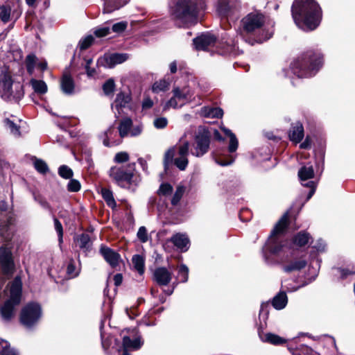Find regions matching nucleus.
Wrapping results in <instances>:
<instances>
[{
  "mask_svg": "<svg viewBox=\"0 0 355 355\" xmlns=\"http://www.w3.org/2000/svg\"><path fill=\"white\" fill-rule=\"evenodd\" d=\"M292 16L300 28L309 31L319 26L322 12L314 0H295L292 6Z\"/></svg>",
  "mask_w": 355,
  "mask_h": 355,
  "instance_id": "nucleus-1",
  "label": "nucleus"
},
{
  "mask_svg": "<svg viewBox=\"0 0 355 355\" xmlns=\"http://www.w3.org/2000/svg\"><path fill=\"white\" fill-rule=\"evenodd\" d=\"M204 8V0H177L171 8V15L178 26L196 24L198 12Z\"/></svg>",
  "mask_w": 355,
  "mask_h": 355,
  "instance_id": "nucleus-2",
  "label": "nucleus"
},
{
  "mask_svg": "<svg viewBox=\"0 0 355 355\" xmlns=\"http://www.w3.org/2000/svg\"><path fill=\"white\" fill-rule=\"evenodd\" d=\"M288 214L285 213L275 226L266 245L263 248V254L266 262L272 263L273 261L268 254L277 255L286 248V242L282 239V234L287 227Z\"/></svg>",
  "mask_w": 355,
  "mask_h": 355,
  "instance_id": "nucleus-3",
  "label": "nucleus"
},
{
  "mask_svg": "<svg viewBox=\"0 0 355 355\" xmlns=\"http://www.w3.org/2000/svg\"><path fill=\"white\" fill-rule=\"evenodd\" d=\"M322 64L320 54L310 50L297 58L291 64V69L298 78H309L315 74Z\"/></svg>",
  "mask_w": 355,
  "mask_h": 355,
  "instance_id": "nucleus-4",
  "label": "nucleus"
},
{
  "mask_svg": "<svg viewBox=\"0 0 355 355\" xmlns=\"http://www.w3.org/2000/svg\"><path fill=\"white\" fill-rule=\"evenodd\" d=\"M24 96V85L8 69H0V96L5 101L19 102Z\"/></svg>",
  "mask_w": 355,
  "mask_h": 355,
  "instance_id": "nucleus-5",
  "label": "nucleus"
},
{
  "mask_svg": "<svg viewBox=\"0 0 355 355\" xmlns=\"http://www.w3.org/2000/svg\"><path fill=\"white\" fill-rule=\"evenodd\" d=\"M22 282L21 277L17 276L10 287V297L1 307V315L5 321H9L14 315L15 306L19 304L21 296Z\"/></svg>",
  "mask_w": 355,
  "mask_h": 355,
  "instance_id": "nucleus-6",
  "label": "nucleus"
},
{
  "mask_svg": "<svg viewBox=\"0 0 355 355\" xmlns=\"http://www.w3.org/2000/svg\"><path fill=\"white\" fill-rule=\"evenodd\" d=\"M173 97L166 102L164 107V110L171 107L174 109L180 108L194 98L193 92L189 87H175L173 89Z\"/></svg>",
  "mask_w": 355,
  "mask_h": 355,
  "instance_id": "nucleus-7",
  "label": "nucleus"
},
{
  "mask_svg": "<svg viewBox=\"0 0 355 355\" xmlns=\"http://www.w3.org/2000/svg\"><path fill=\"white\" fill-rule=\"evenodd\" d=\"M210 135L204 128L200 127L194 136L191 153L196 157H202L206 154L209 148Z\"/></svg>",
  "mask_w": 355,
  "mask_h": 355,
  "instance_id": "nucleus-8",
  "label": "nucleus"
},
{
  "mask_svg": "<svg viewBox=\"0 0 355 355\" xmlns=\"http://www.w3.org/2000/svg\"><path fill=\"white\" fill-rule=\"evenodd\" d=\"M135 164L127 166H112L109 171L110 176L121 187H127L131 184L134 175Z\"/></svg>",
  "mask_w": 355,
  "mask_h": 355,
  "instance_id": "nucleus-9",
  "label": "nucleus"
},
{
  "mask_svg": "<svg viewBox=\"0 0 355 355\" xmlns=\"http://www.w3.org/2000/svg\"><path fill=\"white\" fill-rule=\"evenodd\" d=\"M41 315L40 306L37 303H30L21 310L20 315L21 323L30 328L38 322Z\"/></svg>",
  "mask_w": 355,
  "mask_h": 355,
  "instance_id": "nucleus-10",
  "label": "nucleus"
},
{
  "mask_svg": "<svg viewBox=\"0 0 355 355\" xmlns=\"http://www.w3.org/2000/svg\"><path fill=\"white\" fill-rule=\"evenodd\" d=\"M264 16L257 12H250L241 20V26L246 33H252L262 28Z\"/></svg>",
  "mask_w": 355,
  "mask_h": 355,
  "instance_id": "nucleus-11",
  "label": "nucleus"
},
{
  "mask_svg": "<svg viewBox=\"0 0 355 355\" xmlns=\"http://www.w3.org/2000/svg\"><path fill=\"white\" fill-rule=\"evenodd\" d=\"M142 130L141 125H133L132 119L128 117L122 119L118 127V132L121 138L139 136Z\"/></svg>",
  "mask_w": 355,
  "mask_h": 355,
  "instance_id": "nucleus-12",
  "label": "nucleus"
},
{
  "mask_svg": "<svg viewBox=\"0 0 355 355\" xmlns=\"http://www.w3.org/2000/svg\"><path fill=\"white\" fill-rule=\"evenodd\" d=\"M0 265L4 275L11 276L15 268L11 250L2 247L0 248Z\"/></svg>",
  "mask_w": 355,
  "mask_h": 355,
  "instance_id": "nucleus-13",
  "label": "nucleus"
},
{
  "mask_svg": "<svg viewBox=\"0 0 355 355\" xmlns=\"http://www.w3.org/2000/svg\"><path fill=\"white\" fill-rule=\"evenodd\" d=\"M189 142L184 140L182 137L178 147L177 157L174 159V164L181 171L185 170L188 165L189 160L187 157L189 153Z\"/></svg>",
  "mask_w": 355,
  "mask_h": 355,
  "instance_id": "nucleus-14",
  "label": "nucleus"
},
{
  "mask_svg": "<svg viewBox=\"0 0 355 355\" xmlns=\"http://www.w3.org/2000/svg\"><path fill=\"white\" fill-rule=\"evenodd\" d=\"M128 58L126 53H114L100 58L98 62L105 67L112 68L116 64L123 63Z\"/></svg>",
  "mask_w": 355,
  "mask_h": 355,
  "instance_id": "nucleus-15",
  "label": "nucleus"
},
{
  "mask_svg": "<svg viewBox=\"0 0 355 355\" xmlns=\"http://www.w3.org/2000/svg\"><path fill=\"white\" fill-rule=\"evenodd\" d=\"M216 42V37L211 33H207L193 39V44L198 50H206Z\"/></svg>",
  "mask_w": 355,
  "mask_h": 355,
  "instance_id": "nucleus-16",
  "label": "nucleus"
},
{
  "mask_svg": "<svg viewBox=\"0 0 355 355\" xmlns=\"http://www.w3.org/2000/svg\"><path fill=\"white\" fill-rule=\"evenodd\" d=\"M154 280L159 286H166L171 280L172 274L165 268H158L153 273Z\"/></svg>",
  "mask_w": 355,
  "mask_h": 355,
  "instance_id": "nucleus-17",
  "label": "nucleus"
},
{
  "mask_svg": "<svg viewBox=\"0 0 355 355\" xmlns=\"http://www.w3.org/2000/svg\"><path fill=\"white\" fill-rule=\"evenodd\" d=\"M101 253L112 268L116 267L119 264L120 255L114 250L107 247H102L101 248Z\"/></svg>",
  "mask_w": 355,
  "mask_h": 355,
  "instance_id": "nucleus-18",
  "label": "nucleus"
},
{
  "mask_svg": "<svg viewBox=\"0 0 355 355\" xmlns=\"http://www.w3.org/2000/svg\"><path fill=\"white\" fill-rule=\"evenodd\" d=\"M60 87L63 93L67 95L73 94L75 92V83L73 78L68 73H64L60 80Z\"/></svg>",
  "mask_w": 355,
  "mask_h": 355,
  "instance_id": "nucleus-19",
  "label": "nucleus"
},
{
  "mask_svg": "<svg viewBox=\"0 0 355 355\" xmlns=\"http://www.w3.org/2000/svg\"><path fill=\"white\" fill-rule=\"evenodd\" d=\"M120 135L118 136V132L114 128H109L105 132V139L103 140V144L105 146H113L121 143Z\"/></svg>",
  "mask_w": 355,
  "mask_h": 355,
  "instance_id": "nucleus-20",
  "label": "nucleus"
},
{
  "mask_svg": "<svg viewBox=\"0 0 355 355\" xmlns=\"http://www.w3.org/2000/svg\"><path fill=\"white\" fill-rule=\"evenodd\" d=\"M171 242L182 252H185L189 249V240L188 236L184 234H176L171 239Z\"/></svg>",
  "mask_w": 355,
  "mask_h": 355,
  "instance_id": "nucleus-21",
  "label": "nucleus"
},
{
  "mask_svg": "<svg viewBox=\"0 0 355 355\" xmlns=\"http://www.w3.org/2000/svg\"><path fill=\"white\" fill-rule=\"evenodd\" d=\"M143 345V341L140 336L130 339L129 336L123 338V349L128 350H137Z\"/></svg>",
  "mask_w": 355,
  "mask_h": 355,
  "instance_id": "nucleus-22",
  "label": "nucleus"
},
{
  "mask_svg": "<svg viewBox=\"0 0 355 355\" xmlns=\"http://www.w3.org/2000/svg\"><path fill=\"white\" fill-rule=\"evenodd\" d=\"M104 1V13H110L115 10L119 9L125 5L129 0H103Z\"/></svg>",
  "mask_w": 355,
  "mask_h": 355,
  "instance_id": "nucleus-23",
  "label": "nucleus"
},
{
  "mask_svg": "<svg viewBox=\"0 0 355 355\" xmlns=\"http://www.w3.org/2000/svg\"><path fill=\"white\" fill-rule=\"evenodd\" d=\"M304 137V128L300 123L293 125L289 133V138L291 141L299 143Z\"/></svg>",
  "mask_w": 355,
  "mask_h": 355,
  "instance_id": "nucleus-24",
  "label": "nucleus"
},
{
  "mask_svg": "<svg viewBox=\"0 0 355 355\" xmlns=\"http://www.w3.org/2000/svg\"><path fill=\"white\" fill-rule=\"evenodd\" d=\"M259 337L263 342L272 345H282L286 342L284 338L272 333L260 334Z\"/></svg>",
  "mask_w": 355,
  "mask_h": 355,
  "instance_id": "nucleus-25",
  "label": "nucleus"
},
{
  "mask_svg": "<svg viewBox=\"0 0 355 355\" xmlns=\"http://www.w3.org/2000/svg\"><path fill=\"white\" fill-rule=\"evenodd\" d=\"M201 114L207 118H220L223 112L220 107H204L201 110Z\"/></svg>",
  "mask_w": 355,
  "mask_h": 355,
  "instance_id": "nucleus-26",
  "label": "nucleus"
},
{
  "mask_svg": "<svg viewBox=\"0 0 355 355\" xmlns=\"http://www.w3.org/2000/svg\"><path fill=\"white\" fill-rule=\"evenodd\" d=\"M288 302L287 295L285 292H280L273 297L272 304L275 309L281 310L284 309Z\"/></svg>",
  "mask_w": 355,
  "mask_h": 355,
  "instance_id": "nucleus-27",
  "label": "nucleus"
},
{
  "mask_svg": "<svg viewBox=\"0 0 355 355\" xmlns=\"http://www.w3.org/2000/svg\"><path fill=\"white\" fill-rule=\"evenodd\" d=\"M5 128L15 137L21 136L20 126L15 121L10 119H5L3 121Z\"/></svg>",
  "mask_w": 355,
  "mask_h": 355,
  "instance_id": "nucleus-28",
  "label": "nucleus"
},
{
  "mask_svg": "<svg viewBox=\"0 0 355 355\" xmlns=\"http://www.w3.org/2000/svg\"><path fill=\"white\" fill-rule=\"evenodd\" d=\"M300 180L304 181L311 179L314 177V170L312 166H304L298 171Z\"/></svg>",
  "mask_w": 355,
  "mask_h": 355,
  "instance_id": "nucleus-29",
  "label": "nucleus"
},
{
  "mask_svg": "<svg viewBox=\"0 0 355 355\" xmlns=\"http://www.w3.org/2000/svg\"><path fill=\"white\" fill-rule=\"evenodd\" d=\"M306 265V261L304 259H300L291 261L289 264L284 266V270L286 272L299 270L304 268Z\"/></svg>",
  "mask_w": 355,
  "mask_h": 355,
  "instance_id": "nucleus-30",
  "label": "nucleus"
},
{
  "mask_svg": "<svg viewBox=\"0 0 355 355\" xmlns=\"http://www.w3.org/2000/svg\"><path fill=\"white\" fill-rule=\"evenodd\" d=\"M221 130L223 132L230 137V144L228 147V150L230 153H234L236 150L239 142L238 140L234 133L232 132V131L225 127L221 128Z\"/></svg>",
  "mask_w": 355,
  "mask_h": 355,
  "instance_id": "nucleus-31",
  "label": "nucleus"
},
{
  "mask_svg": "<svg viewBox=\"0 0 355 355\" xmlns=\"http://www.w3.org/2000/svg\"><path fill=\"white\" fill-rule=\"evenodd\" d=\"M31 85L33 90L38 94H44L47 91V85L43 80H31Z\"/></svg>",
  "mask_w": 355,
  "mask_h": 355,
  "instance_id": "nucleus-32",
  "label": "nucleus"
},
{
  "mask_svg": "<svg viewBox=\"0 0 355 355\" xmlns=\"http://www.w3.org/2000/svg\"><path fill=\"white\" fill-rule=\"evenodd\" d=\"M130 98L129 95L125 94L123 92H120L117 94L116 100L112 105V107H116V108L124 107L127 103H129Z\"/></svg>",
  "mask_w": 355,
  "mask_h": 355,
  "instance_id": "nucleus-33",
  "label": "nucleus"
},
{
  "mask_svg": "<svg viewBox=\"0 0 355 355\" xmlns=\"http://www.w3.org/2000/svg\"><path fill=\"white\" fill-rule=\"evenodd\" d=\"M132 264L134 268L140 274H143L144 272V259L142 256L135 254L132 259Z\"/></svg>",
  "mask_w": 355,
  "mask_h": 355,
  "instance_id": "nucleus-34",
  "label": "nucleus"
},
{
  "mask_svg": "<svg viewBox=\"0 0 355 355\" xmlns=\"http://www.w3.org/2000/svg\"><path fill=\"white\" fill-rule=\"evenodd\" d=\"M101 193L103 199L107 205L111 208H114L116 206V202L114 199L112 192L107 189H102Z\"/></svg>",
  "mask_w": 355,
  "mask_h": 355,
  "instance_id": "nucleus-35",
  "label": "nucleus"
},
{
  "mask_svg": "<svg viewBox=\"0 0 355 355\" xmlns=\"http://www.w3.org/2000/svg\"><path fill=\"white\" fill-rule=\"evenodd\" d=\"M77 243L81 249L88 250L91 246V240L88 234H83L77 239Z\"/></svg>",
  "mask_w": 355,
  "mask_h": 355,
  "instance_id": "nucleus-36",
  "label": "nucleus"
},
{
  "mask_svg": "<svg viewBox=\"0 0 355 355\" xmlns=\"http://www.w3.org/2000/svg\"><path fill=\"white\" fill-rule=\"evenodd\" d=\"M25 62L28 72L32 74L37 66V59L36 56L34 54H29L26 56Z\"/></svg>",
  "mask_w": 355,
  "mask_h": 355,
  "instance_id": "nucleus-37",
  "label": "nucleus"
},
{
  "mask_svg": "<svg viewBox=\"0 0 355 355\" xmlns=\"http://www.w3.org/2000/svg\"><path fill=\"white\" fill-rule=\"evenodd\" d=\"M310 236L306 232H302L298 233L294 239V243L299 246H303L309 243Z\"/></svg>",
  "mask_w": 355,
  "mask_h": 355,
  "instance_id": "nucleus-38",
  "label": "nucleus"
},
{
  "mask_svg": "<svg viewBox=\"0 0 355 355\" xmlns=\"http://www.w3.org/2000/svg\"><path fill=\"white\" fill-rule=\"evenodd\" d=\"M169 86V82L166 81V80H160L159 81L155 82L153 87H152V91L154 93H159L160 92H164L166 91Z\"/></svg>",
  "mask_w": 355,
  "mask_h": 355,
  "instance_id": "nucleus-39",
  "label": "nucleus"
},
{
  "mask_svg": "<svg viewBox=\"0 0 355 355\" xmlns=\"http://www.w3.org/2000/svg\"><path fill=\"white\" fill-rule=\"evenodd\" d=\"M58 174L64 179H71L73 175L72 169L67 165H62L59 167Z\"/></svg>",
  "mask_w": 355,
  "mask_h": 355,
  "instance_id": "nucleus-40",
  "label": "nucleus"
},
{
  "mask_svg": "<svg viewBox=\"0 0 355 355\" xmlns=\"http://www.w3.org/2000/svg\"><path fill=\"white\" fill-rule=\"evenodd\" d=\"M80 269L74 265V261L71 259L67 268V274L70 278H74L79 275Z\"/></svg>",
  "mask_w": 355,
  "mask_h": 355,
  "instance_id": "nucleus-41",
  "label": "nucleus"
},
{
  "mask_svg": "<svg viewBox=\"0 0 355 355\" xmlns=\"http://www.w3.org/2000/svg\"><path fill=\"white\" fill-rule=\"evenodd\" d=\"M184 193V188L182 186H178L171 199V204L177 205L181 200Z\"/></svg>",
  "mask_w": 355,
  "mask_h": 355,
  "instance_id": "nucleus-42",
  "label": "nucleus"
},
{
  "mask_svg": "<svg viewBox=\"0 0 355 355\" xmlns=\"http://www.w3.org/2000/svg\"><path fill=\"white\" fill-rule=\"evenodd\" d=\"M34 166L39 173L42 174H45L49 171L46 163L42 159H35Z\"/></svg>",
  "mask_w": 355,
  "mask_h": 355,
  "instance_id": "nucleus-43",
  "label": "nucleus"
},
{
  "mask_svg": "<svg viewBox=\"0 0 355 355\" xmlns=\"http://www.w3.org/2000/svg\"><path fill=\"white\" fill-rule=\"evenodd\" d=\"M11 9L9 6H3L0 7V19L4 22L10 19Z\"/></svg>",
  "mask_w": 355,
  "mask_h": 355,
  "instance_id": "nucleus-44",
  "label": "nucleus"
},
{
  "mask_svg": "<svg viewBox=\"0 0 355 355\" xmlns=\"http://www.w3.org/2000/svg\"><path fill=\"white\" fill-rule=\"evenodd\" d=\"M173 191V187L171 184L167 183L162 184L158 190V194L159 196H169Z\"/></svg>",
  "mask_w": 355,
  "mask_h": 355,
  "instance_id": "nucleus-45",
  "label": "nucleus"
},
{
  "mask_svg": "<svg viewBox=\"0 0 355 355\" xmlns=\"http://www.w3.org/2000/svg\"><path fill=\"white\" fill-rule=\"evenodd\" d=\"M189 269L185 265H181L178 269V277L182 282H186L188 279Z\"/></svg>",
  "mask_w": 355,
  "mask_h": 355,
  "instance_id": "nucleus-46",
  "label": "nucleus"
},
{
  "mask_svg": "<svg viewBox=\"0 0 355 355\" xmlns=\"http://www.w3.org/2000/svg\"><path fill=\"white\" fill-rule=\"evenodd\" d=\"M114 82L112 79H109L103 85V89L105 95H110L113 93L114 89Z\"/></svg>",
  "mask_w": 355,
  "mask_h": 355,
  "instance_id": "nucleus-47",
  "label": "nucleus"
},
{
  "mask_svg": "<svg viewBox=\"0 0 355 355\" xmlns=\"http://www.w3.org/2000/svg\"><path fill=\"white\" fill-rule=\"evenodd\" d=\"M80 183L75 179H70L67 184V190L70 192H77L80 189Z\"/></svg>",
  "mask_w": 355,
  "mask_h": 355,
  "instance_id": "nucleus-48",
  "label": "nucleus"
},
{
  "mask_svg": "<svg viewBox=\"0 0 355 355\" xmlns=\"http://www.w3.org/2000/svg\"><path fill=\"white\" fill-rule=\"evenodd\" d=\"M137 236L138 239L141 243H146L148 240L147 230L144 226H141L139 228Z\"/></svg>",
  "mask_w": 355,
  "mask_h": 355,
  "instance_id": "nucleus-49",
  "label": "nucleus"
},
{
  "mask_svg": "<svg viewBox=\"0 0 355 355\" xmlns=\"http://www.w3.org/2000/svg\"><path fill=\"white\" fill-rule=\"evenodd\" d=\"M168 120L166 117H157L154 119L153 125L157 129H162L166 127Z\"/></svg>",
  "mask_w": 355,
  "mask_h": 355,
  "instance_id": "nucleus-50",
  "label": "nucleus"
},
{
  "mask_svg": "<svg viewBox=\"0 0 355 355\" xmlns=\"http://www.w3.org/2000/svg\"><path fill=\"white\" fill-rule=\"evenodd\" d=\"M127 26H128V22L123 21H120V22L114 24L112 26V29L113 32H114L116 33H121L126 29Z\"/></svg>",
  "mask_w": 355,
  "mask_h": 355,
  "instance_id": "nucleus-51",
  "label": "nucleus"
},
{
  "mask_svg": "<svg viewBox=\"0 0 355 355\" xmlns=\"http://www.w3.org/2000/svg\"><path fill=\"white\" fill-rule=\"evenodd\" d=\"M94 38L92 35H88L82 39L79 42V46L80 49L84 50L87 49L93 42Z\"/></svg>",
  "mask_w": 355,
  "mask_h": 355,
  "instance_id": "nucleus-52",
  "label": "nucleus"
},
{
  "mask_svg": "<svg viewBox=\"0 0 355 355\" xmlns=\"http://www.w3.org/2000/svg\"><path fill=\"white\" fill-rule=\"evenodd\" d=\"M0 355H19V352L10 347V344L3 345V350H1Z\"/></svg>",
  "mask_w": 355,
  "mask_h": 355,
  "instance_id": "nucleus-53",
  "label": "nucleus"
},
{
  "mask_svg": "<svg viewBox=\"0 0 355 355\" xmlns=\"http://www.w3.org/2000/svg\"><path fill=\"white\" fill-rule=\"evenodd\" d=\"M215 161L218 164L225 166L232 164L234 161V157H233L232 156H230L225 160L222 159L220 157L216 156Z\"/></svg>",
  "mask_w": 355,
  "mask_h": 355,
  "instance_id": "nucleus-54",
  "label": "nucleus"
},
{
  "mask_svg": "<svg viewBox=\"0 0 355 355\" xmlns=\"http://www.w3.org/2000/svg\"><path fill=\"white\" fill-rule=\"evenodd\" d=\"M129 159V155L126 152H120L115 155L114 162L117 163H123Z\"/></svg>",
  "mask_w": 355,
  "mask_h": 355,
  "instance_id": "nucleus-55",
  "label": "nucleus"
},
{
  "mask_svg": "<svg viewBox=\"0 0 355 355\" xmlns=\"http://www.w3.org/2000/svg\"><path fill=\"white\" fill-rule=\"evenodd\" d=\"M140 325L153 326L155 324V320L151 315H145L139 322Z\"/></svg>",
  "mask_w": 355,
  "mask_h": 355,
  "instance_id": "nucleus-56",
  "label": "nucleus"
},
{
  "mask_svg": "<svg viewBox=\"0 0 355 355\" xmlns=\"http://www.w3.org/2000/svg\"><path fill=\"white\" fill-rule=\"evenodd\" d=\"M54 225L56 232H58L59 241L61 243L62 241V236H63V230L61 223L57 219H54Z\"/></svg>",
  "mask_w": 355,
  "mask_h": 355,
  "instance_id": "nucleus-57",
  "label": "nucleus"
},
{
  "mask_svg": "<svg viewBox=\"0 0 355 355\" xmlns=\"http://www.w3.org/2000/svg\"><path fill=\"white\" fill-rule=\"evenodd\" d=\"M261 31H262V35L259 39V41L260 42H263V41H266V40L270 39L272 36V34H273L272 30H267L266 31V28H261Z\"/></svg>",
  "mask_w": 355,
  "mask_h": 355,
  "instance_id": "nucleus-58",
  "label": "nucleus"
},
{
  "mask_svg": "<svg viewBox=\"0 0 355 355\" xmlns=\"http://www.w3.org/2000/svg\"><path fill=\"white\" fill-rule=\"evenodd\" d=\"M110 33L109 27H101L97 28L94 31V34L96 37H101L107 35Z\"/></svg>",
  "mask_w": 355,
  "mask_h": 355,
  "instance_id": "nucleus-59",
  "label": "nucleus"
},
{
  "mask_svg": "<svg viewBox=\"0 0 355 355\" xmlns=\"http://www.w3.org/2000/svg\"><path fill=\"white\" fill-rule=\"evenodd\" d=\"M0 232L1 236L6 240H9L11 238L10 233L8 232V227L3 225L2 223L0 224Z\"/></svg>",
  "mask_w": 355,
  "mask_h": 355,
  "instance_id": "nucleus-60",
  "label": "nucleus"
},
{
  "mask_svg": "<svg viewBox=\"0 0 355 355\" xmlns=\"http://www.w3.org/2000/svg\"><path fill=\"white\" fill-rule=\"evenodd\" d=\"M302 184L304 186L308 187L311 189V190L308 194V196H307V199L309 200L312 197V196L315 193L316 185L313 181H309L307 183H302Z\"/></svg>",
  "mask_w": 355,
  "mask_h": 355,
  "instance_id": "nucleus-61",
  "label": "nucleus"
},
{
  "mask_svg": "<svg viewBox=\"0 0 355 355\" xmlns=\"http://www.w3.org/2000/svg\"><path fill=\"white\" fill-rule=\"evenodd\" d=\"M92 61V60L91 59L85 60V69L89 77H92L95 74V69H91L89 67V64H91Z\"/></svg>",
  "mask_w": 355,
  "mask_h": 355,
  "instance_id": "nucleus-62",
  "label": "nucleus"
},
{
  "mask_svg": "<svg viewBox=\"0 0 355 355\" xmlns=\"http://www.w3.org/2000/svg\"><path fill=\"white\" fill-rule=\"evenodd\" d=\"M325 243L323 240L320 239L317 243L314 245L313 248H315L318 252H323L325 250Z\"/></svg>",
  "mask_w": 355,
  "mask_h": 355,
  "instance_id": "nucleus-63",
  "label": "nucleus"
},
{
  "mask_svg": "<svg viewBox=\"0 0 355 355\" xmlns=\"http://www.w3.org/2000/svg\"><path fill=\"white\" fill-rule=\"evenodd\" d=\"M153 105V102L150 98H146L144 99L142 107L144 109L150 108Z\"/></svg>",
  "mask_w": 355,
  "mask_h": 355,
  "instance_id": "nucleus-64",
  "label": "nucleus"
}]
</instances>
